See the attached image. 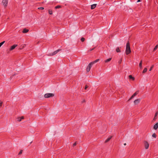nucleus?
<instances>
[{
    "instance_id": "1",
    "label": "nucleus",
    "mask_w": 158,
    "mask_h": 158,
    "mask_svg": "<svg viewBox=\"0 0 158 158\" xmlns=\"http://www.w3.org/2000/svg\"><path fill=\"white\" fill-rule=\"evenodd\" d=\"M99 60V59H97L96 60H95L91 62L90 63H89L88 65L87 68H86V71L87 72H88L89 71L90 69L92 67V66L93 64H94L97 63L98 61Z\"/></svg>"
},
{
    "instance_id": "2",
    "label": "nucleus",
    "mask_w": 158,
    "mask_h": 158,
    "mask_svg": "<svg viewBox=\"0 0 158 158\" xmlns=\"http://www.w3.org/2000/svg\"><path fill=\"white\" fill-rule=\"evenodd\" d=\"M125 52L127 55H128L131 52V50L130 46V43L128 41H127V43Z\"/></svg>"
},
{
    "instance_id": "3",
    "label": "nucleus",
    "mask_w": 158,
    "mask_h": 158,
    "mask_svg": "<svg viewBox=\"0 0 158 158\" xmlns=\"http://www.w3.org/2000/svg\"><path fill=\"white\" fill-rule=\"evenodd\" d=\"M54 95V94L52 93H47L44 94V97L45 98H49L52 97Z\"/></svg>"
},
{
    "instance_id": "4",
    "label": "nucleus",
    "mask_w": 158,
    "mask_h": 158,
    "mask_svg": "<svg viewBox=\"0 0 158 158\" xmlns=\"http://www.w3.org/2000/svg\"><path fill=\"white\" fill-rule=\"evenodd\" d=\"M139 93V91H136L134 94L130 97V98L128 100V101H130L131 99L133 98L136 95Z\"/></svg>"
},
{
    "instance_id": "5",
    "label": "nucleus",
    "mask_w": 158,
    "mask_h": 158,
    "mask_svg": "<svg viewBox=\"0 0 158 158\" xmlns=\"http://www.w3.org/2000/svg\"><path fill=\"white\" fill-rule=\"evenodd\" d=\"M145 148L146 149L148 148L149 146V143L148 142L146 141H144V142Z\"/></svg>"
},
{
    "instance_id": "6",
    "label": "nucleus",
    "mask_w": 158,
    "mask_h": 158,
    "mask_svg": "<svg viewBox=\"0 0 158 158\" xmlns=\"http://www.w3.org/2000/svg\"><path fill=\"white\" fill-rule=\"evenodd\" d=\"M3 5L5 7H6L7 6V4L8 2V0H2V2Z\"/></svg>"
},
{
    "instance_id": "7",
    "label": "nucleus",
    "mask_w": 158,
    "mask_h": 158,
    "mask_svg": "<svg viewBox=\"0 0 158 158\" xmlns=\"http://www.w3.org/2000/svg\"><path fill=\"white\" fill-rule=\"evenodd\" d=\"M18 45L17 44H14L11 46L9 49L10 51H11L14 49Z\"/></svg>"
},
{
    "instance_id": "8",
    "label": "nucleus",
    "mask_w": 158,
    "mask_h": 158,
    "mask_svg": "<svg viewBox=\"0 0 158 158\" xmlns=\"http://www.w3.org/2000/svg\"><path fill=\"white\" fill-rule=\"evenodd\" d=\"M60 50V49H59L55 51L54 52H53L52 53H51V55L52 56L56 54H57L58 53V52H59Z\"/></svg>"
},
{
    "instance_id": "9",
    "label": "nucleus",
    "mask_w": 158,
    "mask_h": 158,
    "mask_svg": "<svg viewBox=\"0 0 158 158\" xmlns=\"http://www.w3.org/2000/svg\"><path fill=\"white\" fill-rule=\"evenodd\" d=\"M140 100L139 99H137L135 100L134 101V104L135 105L138 104Z\"/></svg>"
},
{
    "instance_id": "10",
    "label": "nucleus",
    "mask_w": 158,
    "mask_h": 158,
    "mask_svg": "<svg viewBox=\"0 0 158 158\" xmlns=\"http://www.w3.org/2000/svg\"><path fill=\"white\" fill-rule=\"evenodd\" d=\"M158 128V122L157 123L153 126V129L157 130Z\"/></svg>"
},
{
    "instance_id": "11",
    "label": "nucleus",
    "mask_w": 158,
    "mask_h": 158,
    "mask_svg": "<svg viewBox=\"0 0 158 158\" xmlns=\"http://www.w3.org/2000/svg\"><path fill=\"white\" fill-rule=\"evenodd\" d=\"M97 5V4H94L91 5V9H94L96 7Z\"/></svg>"
},
{
    "instance_id": "12",
    "label": "nucleus",
    "mask_w": 158,
    "mask_h": 158,
    "mask_svg": "<svg viewBox=\"0 0 158 158\" xmlns=\"http://www.w3.org/2000/svg\"><path fill=\"white\" fill-rule=\"evenodd\" d=\"M158 114V111H156V113L155 114V116H154V118H153V120H155L156 119V118H157V116Z\"/></svg>"
},
{
    "instance_id": "13",
    "label": "nucleus",
    "mask_w": 158,
    "mask_h": 158,
    "mask_svg": "<svg viewBox=\"0 0 158 158\" xmlns=\"http://www.w3.org/2000/svg\"><path fill=\"white\" fill-rule=\"evenodd\" d=\"M29 31V30L26 28H24L23 30V33H26Z\"/></svg>"
},
{
    "instance_id": "14",
    "label": "nucleus",
    "mask_w": 158,
    "mask_h": 158,
    "mask_svg": "<svg viewBox=\"0 0 158 158\" xmlns=\"http://www.w3.org/2000/svg\"><path fill=\"white\" fill-rule=\"evenodd\" d=\"M112 136H110L109 137H108V138L107 139L105 140V143H107L109 141L110 139H111V138H112Z\"/></svg>"
},
{
    "instance_id": "15",
    "label": "nucleus",
    "mask_w": 158,
    "mask_h": 158,
    "mask_svg": "<svg viewBox=\"0 0 158 158\" xmlns=\"http://www.w3.org/2000/svg\"><path fill=\"white\" fill-rule=\"evenodd\" d=\"M129 77L130 79H132V80H135V78L134 77H133L131 75H130L129 76Z\"/></svg>"
},
{
    "instance_id": "16",
    "label": "nucleus",
    "mask_w": 158,
    "mask_h": 158,
    "mask_svg": "<svg viewBox=\"0 0 158 158\" xmlns=\"http://www.w3.org/2000/svg\"><path fill=\"white\" fill-rule=\"evenodd\" d=\"M111 58H109V59L106 60L105 61L106 63H107V62H108L110 61L111 60Z\"/></svg>"
},
{
    "instance_id": "17",
    "label": "nucleus",
    "mask_w": 158,
    "mask_h": 158,
    "mask_svg": "<svg viewBox=\"0 0 158 158\" xmlns=\"http://www.w3.org/2000/svg\"><path fill=\"white\" fill-rule=\"evenodd\" d=\"M142 61L141 60L139 64V67L140 68H142Z\"/></svg>"
},
{
    "instance_id": "18",
    "label": "nucleus",
    "mask_w": 158,
    "mask_h": 158,
    "mask_svg": "<svg viewBox=\"0 0 158 158\" xmlns=\"http://www.w3.org/2000/svg\"><path fill=\"white\" fill-rule=\"evenodd\" d=\"M116 51L117 52H121L120 50L118 47L116 49Z\"/></svg>"
},
{
    "instance_id": "19",
    "label": "nucleus",
    "mask_w": 158,
    "mask_h": 158,
    "mask_svg": "<svg viewBox=\"0 0 158 158\" xmlns=\"http://www.w3.org/2000/svg\"><path fill=\"white\" fill-rule=\"evenodd\" d=\"M158 48V45H156L155 46V48H154V49H153V51H155Z\"/></svg>"
},
{
    "instance_id": "20",
    "label": "nucleus",
    "mask_w": 158,
    "mask_h": 158,
    "mask_svg": "<svg viewBox=\"0 0 158 158\" xmlns=\"http://www.w3.org/2000/svg\"><path fill=\"white\" fill-rule=\"evenodd\" d=\"M147 69L146 68H144L143 71V73H146L147 72Z\"/></svg>"
},
{
    "instance_id": "21",
    "label": "nucleus",
    "mask_w": 158,
    "mask_h": 158,
    "mask_svg": "<svg viewBox=\"0 0 158 158\" xmlns=\"http://www.w3.org/2000/svg\"><path fill=\"white\" fill-rule=\"evenodd\" d=\"M48 13L50 15H52V10H48Z\"/></svg>"
},
{
    "instance_id": "22",
    "label": "nucleus",
    "mask_w": 158,
    "mask_h": 158,
    "mask_svg": "<svg viewBox=\"0 0 158 158\" xmlns=\"http://www.w3.org/2000/svg\"><path fill=\"white\" fill-rule=\"evenodd\" d=\"M5 41H3L0 43V47L5 43Z\"/></svg>"
},
{
    "instance_id": "23",
    "label": "nucleus",
    "mask_w": 158,
    "mask_h": 158,
    "mask_svg": "<svg viewBox=\"0 0 158 158\" xmlns=\"http://www.w3.org/2000/svg\"><path fill=\"white\" fill-rule=\"evenodd\" d=\"M61 7V6H60L58 5L55 6V9H58L60 8Z\"/></svg>"
},
{
    "instance_id": "24",
    "label": "nucleus",
    "mask_w": 158,
    "mask_h": 158,
    "mask_svg": "<svg viewBox=\"0 0 158 158\" xmlns=\"http://www.w3.org/2000/svg\"><path fill=\"white\" fill-rule=\"evenodd\" d=\"M17 121L19 122H20L21 121V118L20 117H18L17 118Z\"/></svg>"
},
{
    "instance_id": "25",
    "label": "nucleus",
    "mask_w": 158,
    "mask_h": 158,
    "mask_svg": "<svg viewBox=\"0 0 158 158\" xmlns=\"http://www.w3.org/2000/svg\"><path fill=\"white\" fill-rule=\"evenodd\" d=\"M152 136L153 137L156 138V135L155 133H154L152 135Z\"/></svg>"
},
{
    "instance_id": "26",
    "label": "nucleus",
    "mask_w": 158,
    "mask_h": 158,
    "mask_svg": "<svg viewBox=\"0 0 158 158\" xmlns=\"http://www.w3.org/2000/svg\"><path fill=\"white\" fill-rule=\"evenodd\" d=\"M85 40V39L83 37H82L81 39V40L82 42H83Z\"/></svg>"
},
{
    "instance_id": "27",
    "label": "nucleus",
    "mask_w": 158,
    "mask_h": 158,
    "mask_svg": "<svg viewBox=\"0 0 158 158\" xmlns=\"http://www.w3.org/2000/svg\"><path fill=\"white\" fill-rule=\"evenodd\" d=\"M154 67V65H152L151 67H150L149 70V71H151V70H152V69Z\"/></svg>"
},
{
    "instance_id": "28",
    "label": "nucleus",
    "mask_w": 158,
    "mask_h": 158,
    "mask_svg": "<svg viewBox=\"0 0 158 158\" xmlns=\"http://www.w3.org/2000/svg\"><path fill=\"white\" fill-rule=\"evenodd\" d=\"M22 152H23V150H20V151L19 152V153L18 155H21L22 153Z\"/></svg>"
},
{
    "instance_id": "29",
    "label": "nucleus",
    "mask_w": 158,
    "mask_h": 158,
    "mask_svg": "<svg viewBox=\"0 0 158 158\" xmlns=\"http://www.w3.org/2000/svg\"><path fill=\"white\" fill-rule=\"evenodd\" d=\"M77 142H75L73 144V146L74 147V146H76V145H77Z\"/></svg>"
},
{
    "instance_id": "30",
    "label": "nucleus",
    "mask_w": 158,
    "mask_h": 158,
    "mask_svg": "<svg viewBox=\"0 0 158 158\" xmlns=\"http://www.w3.org/2000/svg\"><path fill=\"white\" fill-rule=\"evenodd\" d=\"M38 9H41V10H43L44 9V8L43 7H40L38 8Z\"/></svg>"
},
{
    "instance_id": "31",
    "label": "nucleus",
    "mask_w": 158,
    "mask_h": 158,
    "mask_svg": "<svg viewBox=\"0 0 158 158\" xmlns=\"http://www.w3.org/2000/svg\"><path fill=\"white\" fill-rule=\"evenodd\" d=\"M2 102L0 101V106H2Z\"/></svg>"
},
{
    "instance_id": "32",
    "label": "nucleus",
    "mask_w": 158,
    "mask_h": 158,
    "mask_svg": "<svg viewBox=\"0 0 158 158\" xmlns=\"http://www.w3.org/2000/svg\"><path fill=\"white\" fill-rule=\"evenodd\" d=\"M88 87V86H87V85H86L85 87V89H86Z\"/></svg>"
},
{
    "instance_id": "33",
    "label": "nucleus",
    "mask_w": 158,
    "mask_h": 158,
    "mask_svg": "<svg viewBox=\"0 0 158 158\" xmlns=\"http://www.w3.org/2000/svg\"><path fill=\"white\" fill-rule=\"evenodd\" d=\"M20 118H21V120L22 119H24V117L23 116H22L21 117H20Z\"/></svg>"
},
{
    "instance_id": "34",
    "label": "nucleus",
    "mask_w": 158,
    "mask_h": 158,
    "mask_svg": "<svg viewBox=\"0 0 158 158\" xmlns=\"http://www.w3.org/2000/svg\"><path fill=\"white\" fill-rule=\"evenodd\" d=\"M94 48H93L92 49H90L89 50V51H91L93 50Z\"/></svg>"
},
{
    "instance_id": "35",
    "label": "nucleus",
    "mask_w": 158,
    "mask_h": 158,
    "mask_svg": "<svg viewBox=\"0 0 158 158\" xmlns=\"http://www.w3.org/2000/svg\"><path fill=\"white\" fill-rule=\"evenodd\" d=\"M141 1V0H138L137 1V2H140Z\"/></svg>"
},
{
    "instance_id": "36",
    "label": "nucleus",
    "mask_w": 158,
    "mask_h": 158,
    "mask_svg": "<svg viewBox=\"0 0 158 158\" xmlns=\"http://www.w3.org/2000/svg\"><path fill=\"white\" fill-rule=\"evenodd\" d=\"M121 60H120V61H119L118 62H119V64H120V63H121Z\"/></svg>"
},
{
    "instance_id": "37",
    "label": "nucleus",
    "mask_w": 158,
    "mask_h": 158,
    "mask_svg": "<svg viewBox=\"0 0 158 158\" xmlns=\"http://www.w3.org/2000/svg\"><path fill=\"white\" fill-rule=\"evenodd\" d=\"M124 145H125V146L126 145V143H124Z\"/></svg>"
},
{
    "instance_id": "38",
    "label": "nucleus",
    "mask_w": 158,
    "mask_h": 158,
    "mask_svg": "<svg viewBox=\"0 0 158 158\" xmlns=\"http://www.w3.org/2000/svg\"><path fill=\"white\" fill-rule=\"evenodd\" d=\"M32 142H31V143H32Z\"/></svg>"
}]
</instances>
